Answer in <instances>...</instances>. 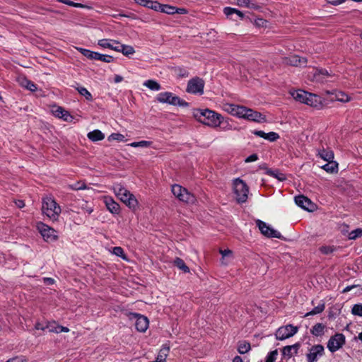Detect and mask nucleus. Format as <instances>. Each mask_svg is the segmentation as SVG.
Wrapping results in <instances>:
<instances>
[{"label": "nucleus", "mask_w": 362, "mask_h": 362, "mask_svg": "<svg viewBox=\"0 0 362 362\" xmlns=\"http://www.w3.org/2000/svg\"><path fill=\"white\" fill-rule=\"evenodd\" d=\"M194 117L199 122L212 128H218L222 122V115L209 109H197Z\"/></svg>", "instance_id": "1"}, {"label": "nucleus", "mask_w": 362, "mask_h": 362, "mask_svg": "<svg viewBox=\"0 0 362 362\" xmlns=\"http://www.w3.org/2000/svg\"><path fill=\"white\" fill-rule=\"evenodd\" d=\"M113 192L118 199L126 206L132 210H135L138 206V201L133 194L123 187L121 184H115L112 187Z\"/></svg>", "instance_id": "2"}, {"label": "nucleus", "mask_w": 362, "mask_h": 362, "mask_svg": "<svg viewBox=\"0 0 362 362\" xmlns=\"http://www.w3.org/2000/svg\"><path fill=\"white\" fill-rule=\"evenodd\" d=\"M291 94L296 101L317 108H320L322 106L321 98L315 94L303 90H293Z\"/></svg>", "instance_id": "3"}, {"label": "nucleus", "mask_w": 362, "mask_h": 362, "mask_svg": "<svg viewBox=\"0 0 362 362\" xmlns=\"http://www.w3.org/2000/svg\"><path fill=\"white\" fill-rule=\"evenodd\" d=\"M42 210L45 215L53 220L57 219L62 211L60 206L51 197L43 199Z\"/></svg>", "instance_id": "4"}, {"label": "nucleus", "mask_w": 362, "mask_h": 362, "mask_svg": "<svg viewBox=\"0 0 362 362\" xmlns=\"http://www.w3.org/2000/svg\"><path fill=\"white\" fill-rule=\"evenodd\" d=\"M233 192L238 203H244L247 201L249 188L246 183L240 178L233 180Z\"/></svg>", "instance_id": "5"}, {"label": "nucleus", "mask_w": 362, "mask_h": 362, "mask_svg": "<svg viewBox=\"0 0 362 362\" xmlns=\"http://www.w3.org/2000/svg\"><path fill=\"white\" fill-rule=\"evenodd\" d=\"M156 100L161 103H168L173 105L187 106V103L173 95L170 92L160 93L156 96Z\"/></svg>", "instance_id": "6"}, {"label": "nucleus", "mask_w": 362, "mask_h": 362, "mask_svg": "<svg viewBox=\"0 0 362 362\" xmlns=\"http://www.w3.org/2000/svg\"><path fill=\"white\" fill-rule=\"evenodd\" d=\"M171 190L173 195L182 202L194 203L195 201L194 196L179 185H173Z\"/></svg>", "instance_id": "7"}, {"label": "nucleus", "mask_w": 362, "mask_h": 362, "mask_svg": "<svg viewBox=\"0 0 362 362\" xmlns=\"http://www.w3.org/2000/svg\"><path fill=\"white\" fill-rule=\"evenodd\" d=\"M240 118H243L257 123H263L267 120L265 115L245 106H243Z\"/></svg>", "instance_id": "8"}, {"label": "nucleus", "mask_w": 362, "mask_h": 362, "mask_svg": "<svg viewBox=\"0 0 362 362\" xmlns=\"http://www.w3.org/2000/svg\"><path fill=\"white\" fill-rule=\"evenodd\" d=\"M84 57L91 60H98L106 63L113 62V57L107 54H102L96 52H93L85 48L77 49Z\"/></svg>", "instance_id": "9"}, {"label": "nucleus", "mask_w": 362, "mask_h": 362, "mask_svg": "<svg viewBox=\"0 0 362 362\" xmlns=\"http://www.w3.org/2000/svg\"><path fill=\"white\" fill-rule=\"evenodd\" d=\"M204 81L203 79L196 77L188 81L187 92L194 95H202L204 93Z\"/></svg>", "instance_id": "10"}, {"label": "nucleus", "mask_w": 362, "mask_h": 362, "mask_svg": "<svg viewBox=\"0 0 362 362\" xmlns=\"http://www.w3.org/2000/svg\"><path fill=\"white\" fill-rule=\"evenodd\" d=\"M298 331V327L287 325L280 327L276 332V337L278 340H284L296 334Z\"/></svg>", "instance_id": "11"}, {"label": "nucleus", "mask_w": 362, "mask_h": 362, "mask_svg": "<svg viewBox=\"0 0 362 362\" xmlns=\"http://www.w3.org/2000/svg\"><path fill=\"white\" fill-rule=\"evenodd\" d=\"M345 344V337L343 334L337 333L331 337L327 342V349L334 353L338 351Z\"/></svg>", "instance_id": "12"}, {"label": "nucleus", "mask_w": 362, "mask_h": 362, "mask_svg": "<svg viewBox=\"0 0 362 362\" xmlns=\"http://www.w3.org/2000/svg\"><path fill=\"white\" fill-rule=\"evenodd\" d=\"M37 230L46 241H53L57 238V231L43 223H38Z\"/></svg>", "instance_id": "13"}, {"label": "nucleus", "mask_w": 362, "mask_h": 362, "mask_svg": "<svg viewBox=\"0 0 362 362\" xmlns=\"http://www.w3.org/2000/svg\"><path fill=\"white\" fill-rule=\"evenodd\" d=\"M256 223L259 230L264 235L268 238H281V234L280 232L274 229L270 226L267 225L265 222L260 220H257L256 221Z\"/></svg>", "instance_id": "14"}, {"label": "nucleus", "mask_w": 362, "mask_h": 362, "mask_svg": "<svg viewBox=\"0 0 362 362\" xmlns=\"http://www.w3.org/2000/svg\"><path fill=\"white\" fill-rule=\"evenodd\" d=\"M324 346L321 344L313 346L306 355L308 362H317L319 357L324 354Z\"/></svg>", "instance_id": "15"}, {"label": "nucleus", "mask_w": 362, "mask_h": 362, "mask_svg": "<svg viewBox=\"0 0 362 362\" xmlns=\"http://www.w3.org/2000/svg\"><path fill=\"white\" fill-rule=\"evenodd\" d=\"M133 318L135 320L136 329L141 332H144L148 327V320L146 317L133 313L132 314Z\"/></svg>", "instance_id": "16"}, {"label": "nucleus", "mask_w": 362, "mask_h": 362, "mask_svg": "<svg viewBox=\"0 0 362 362\" xmlns=\"http://www.w3.org/2000/svg\"><path fill=\"white\" fill-rule=\"evenodd\" d=\"M158 12L164 13L169 15H173L175 13L179 14H186L187 13V9L184 8H177L168 4H160V7Z\"/></svg>", "instance_id": "17"}, {"label": "nucleus", "mask_w": 362, "mask_h": 362, "mask_svg": "<svg viewBox=\"0 0 362 362\" xmlns=\"http://www.w3.org/2000/svg\"><path fill=\"white\" fill-rule=\"evenodd\" d=\"M295 202L298 206L309 211H313L314 207V204L310 199L303 195L296 196Z\"/></svg>", "instance_id": "18"}, {"label": "nucleus", "mask_w": 362, "mask_h": 362, "mask_svg": "<svg viewBox=\"0 0 362 362\" xmlns=\"http://www.w3.org/2000/svg\"><path fill=\"white\" fill-rule=\"evenodd\" d=\"M327 95H330L329 99L331 100H337L341 103H347L351 100V97L349 96L346 93L339 90H334L333 92L326 91Z\"/></svg>", "instance_id": "19"}, {"label": "nucleus", "mask_w": 362, "mask_h": 362, "mask_svg": "<svg viewBox=\"0 0 362 362\" xmlns=\"http://www.w3.org/2000/svg\"><path fill=\"white\" fill-rule=\"evenodd\" d=\"M119 44L120 42H119L118 41L112 39H102L99 40L98 42V45L100 47L103 48H108L116 52H117V50H119Z\"/></svg>", "instance_id": "20"}, {"label": "nucleus", "mask_w": 362, "mask_h": 362, "mask_svg": "<svg viewBox=\"0 0 362 362\" xmlns=\"http://www.w3.org/2000/svg\"><path fill=\"white\" fill-rule=\"evenodd\" d=\"M104 203L107 210L112 214H117L119 212L120 207L118 203H117L112 197L105 196L103 198Z\"/></svg>", "instance_id": "21"}, {"label": "nucleus", "mask_w": 362, "mask_h": 362, "mask_svg": "<svg viewBox=\"0 0 362 362\" xmlns=\"http://www.w3.org/2000/svg\"><path fill=\"white\" fill-rule=\"evenodd\" d=\"M222 108L228 113L240 118L243 106L232 103H225L223 105Z\"/></svg>", "instance_id": "22"}, {"label": "nucleus", "mask_w": 362, "mask_h": 362, "mask_svg": "<svg viewBox=\"0 0 362 362\" xmlns=\"http://www.w3.org/2000/svg\"><path fill=\"white\" fill-rule=\"evenodd\" d=\"M332 75L326 69H317L314 74V77L317 81L325 83L331 81L329 80Z\"/></svg>", "instance_id": "23"}, {"label": "nucleus", "mask_w": 362, "mask_h": 362, "mask_svg": "<svg viewBox=\"0 0 362 362\" xmlns=\"http://www.w3.org/2000/svg\"><path fill=\"white\" fill-rule=\"evenodd\" d=\"M285 63L291 66H305L307 60L304 57H300L298 55H292L286 58Z\"/></svg>", "instance_id": "24"}, {"label": "nucleus", "mask_w": 362, "mask_h": 362, "mask_svg": "<svg viewBox=\"0 0 362 362\" xmlns=\"http://www.w3.org/2000/svg\"><path fill=\"white\" fill-rule=\"evenodd\" d=\"M252 133L269 141H275L279 138V134L274 132L265 133L261 130H254Z\"/></svg>", "instance_id": "25"}, {"label": "nucleus", "mask_w": 362, "mask_h": 362, "mask_svg": "<svg viewBox=\"0 0 362 362\" xmlns=\"http://www.w3.org/2000/svg\"><path fill=\"white\" fill-rule=\"evenodd\" d=\"M300 346V344L299 343H296L291 346H286L282 350V354L284 356L291 358L298 354Z\"/></svg>", "instance_id": "26"}, {"label": "nucleus", "mask_w": 362, "mask_h": 362, "mask_svg": "<svg viewBox=\"0 0 362 362\" xmlns=\"http://www.w3.org/2000/svg\"><path fill=\"white\" fill-rule=\"evenodd\" d=\"M317 156L325 161H332L334 158L332 150L329 148L317 149Z\"/></svg>", "instance_id": "27"}, {"label": "nucleus", "mask_w": 362, "mask_h": 362, "mask_svg": "<svg viewBox=\"0 0 362 362\" xmlns=\"http://www.w3.org/2000/svg\"><path fill=\"white\" fill-rule=\"evenodd\" d=\"M52 111L54 116L63 119L64 121H69L71 118L69 112L62 107H55Z\"/></svg>", "instance_id": "28"}, {"label": "nucleus", "mask_w": 362, "mask_h": 362, "mask_svg": "<svg viewBox=\"0 0 362 362\" xmlns=\"http://www.w3.org/2000/svg\"><path fill=\"white\" fill-rule=\"evenodd\" d=\"M18 81L22 87H24L32 92H34L37 90L36 85L25 77H19Z\"/></svg>", "instance_id": "29"}, {"label": "nucleus", "mask_w": 362, "mask_h": 362, "mask_svg": "<svg viewBox=\"0 0 362 362\" xmlns=\"http://www.w3.org/2000/svg\"><path fill=\"white\" fill-rule=\"evenodd\" d=\"M87 136L92 141H98L104 139L105 134L101 131L95 129L88 132Z\"/></svg>", "instance_id": "30"}, {"label": "nucleus", "mask_w": 362, "mask_h": 362, "mask_svg": "<svg viewBox=\"0 0 362 362\" xmlns=\"http://www.w3.org/2000/svg\"><path fill=\"white\" fill-rule=\"evenodd\" d=\"M169 351L170 347L167 345H163L160 349L155 362H165Z\"/></svg>", "instance_id": "31"}, {"label": "nucleus", "mask_w": 362, "mask_h": 362, "mask_svg": "<svg viewBox=\"0 0 362 362\" xmlns=\"http://www.w3.org/2000/svg\"><path fill=\"white\" fill-rule=\"evenodd\" d=\"M119 49V50H117V52H121L126 57H130L135 53L134 48L131 45L120 43Z\"/></svg>", "instance_id": "32"}, {"label": "nucleus", "mask_w": 362, "mask_h": 362, "mask_svg": "<svg viewBox=\"0 0 362 362\" xmlns=\"http://www.w3.org/2000/svg\"><path fill=\"white\" fill-rule=\"evenodd\" d=\"M327 162V163L322 166V168L329 173H337L338 170V163L334 161V159L332 161Z\"/></svg>", "instance_id": "33"}, {"label": "nucleus", "mask_w": 362, "mask_h": 362, "mask_svg": "<svg viewBox=\"0 0 362 362\" xmlns=\"http://www.w3.org/2000/svg\"><path fill=\"white\" fill-rule=\"evenodd\" d=\"M325 328V325L322 323H317L311 329V333L316 337L322 336L324 333Z\"/></svg>", "instance_id": "34"}, {"label": "nucleus", "mask_w": 362, "mask_h": 362, "mask_svg": "<svg viewBox=\"0 0 362 362\" xmlns=\"http://www.w3.org/2000/svg\"><path fill=\"white\" fill-rule=\"evenodd\" d=\"M143 85L152 90H159L161 89L160 85L154 80L145 81Z\"/></svg>", "instance_id": "35"}, {"label": "nucleus", "mask_w": 362, "mask_h": 362, "mask_svg": "<svg viewBox=\"0 0 362 362\" xmlns=\"http://www.w3.org/2000/svg\"><path fill=\"white\" fill-rule=\"evenodd\" d=\"M174 264L185 273L189 272V267L185 264V262L182 259L179 257L175 258L174 260Z\"/></svg>", "instance_id": "36"}, {"label": "nucleus", "mask_w": 362, "mask_h": 362, "mask_svg": "<svg viewBox=\"0 0 362 362\" xmlns=\"http://www.w3.org/2000/svg\"><path fill=\"white\" fill-rule=\"evenodd\" d=\"M325 308V303H321L318 304L317 306H315L311 311L307 313L305 315V317L320 314L323 312Z\"/></svg>", "instance_id": "37"}, {"label": "nucleus", "mask_w": 362, "mask_h": 362, "mask_svg": "<svg viewBox=\"0 0 362 362\" xmlns=\"http://www.w3.org/2000/svg\"><path fill=\"white\" fill-rule=\"evenodd\" d=\"M76 89L81 95L84 96L87 100L91 101L93 100L91 93L86 88L82 86H77Z\"/></svg>", "instance_id": "38"}, {"label": "nucleus", "mask_w": 362, "mask_h": 362, "mask_svg": "<svg viewBox=\"0 0 362 362\" xmlns=\"http://www.w3.org/2000/svg\"><path fill=\"white\" fill-rule=\"evenodd\" d=\"M238 350L240 354H244L247 353L250 350V343H248L247 341L240 342L239 345H238Z\"/></svg>", "instance_id": "39"}, {"label": "nucleus", "mask_w": 362, "mask_h": 362, "mask_svg": "<svg viewBox=\"0 0 362 362\" xmlns=\"http://www.w3.org/2000/svg\"><path fill=\"white\" fill-rule=\"evenodd\" d=\"M46 327L50 332L59 333V328L60 327V325L57 324L55 322H47Z\"/></svg>", "instance_id": "40"}, {"label": "nucleus", "mask_w": 362, "mask_h": 362, "mask_svg": "<svg viewBox=\"0 0 362 362\" xmlns=\"http://www.w3.org/2000/svg\"><path fill=\"white\" fill-rule=\"evenodd\" d=\"M151 144H152L151 141H138V142H132V143L129 144V146H130L132 147H134V148H136V147L147 148V147L151 146Z\"/></svg>", "instance_id": "41"}, {"label": "nucleus", "mask_w": 362, "mask_h": 362, "mask_svg": "<svg viewBox=\"0 0 362 362\" xmlns=\"http://www.w3.org/2000/svg\"><path fill=\"white\" fill-rule=\"evenodd\" d=\"M362 236V228H357L351 231L348 235V238L349 240H356L358 238Z\"/></svg>", "instance_id": "42"}, {"label": "nucleus", "mask_w": 362, "mask_h": 362, "mask_svg": "<svg viewBox=\"0 0 362 362\" xmlns=\"http://www.w3.org/2000/svg\"><path fill=\"white\" fill-rule=\"evenodd\" d=\"M112 254L115 255L117 257L122 258L123 259H127V257L124 254V251L121 247H112Z\"/></svg>", "instance_id": "43"}, {"label": "nucleus", "mask_w": 362, "mask_h": 362, "mask_svg": "<svg viewBox=\"0 0 362 362\" xmlns=\"http://www.w3.org/2000/svg\"><path fill=\"white\" fill-rule=\"evenodd\" d=\"M268 175L278 179L280 181L286 180V176L284 173L279 172L278 170H269Z\"/></svg>", "instance_id": "44"}, {"label": "nucleus", "mask_w": 362, "mask_h": 362, "mask_svg": "<svg viewBox=\"0 0 362 362\" xmlns=\"http://www.w3.org/2000/svg\"><path fill=\"white\" fill-rule=\"evenodd\" d=\"M58 2H60V3H62V4H64L66 5H68V6H73V7H76V8H86L87 7L86 6L82 4H79V3H74L70 0H57Z\"/></svg>", "instance_id": "45"}, {"label": "nucleus", "mask_w": 362, "mask_h": 362, "mask_svg": "<svg viewBox=\"0 0 362 362\" xmlns=\"http://www.w3.org/2000/svg\"><path fill=\"white\" fill-rule=\"evenodd\" d=\"M218 128L220 129L221 131H230L232 130L233 127L230 124L227 120H225L223 117L222 116V122L221 126H218Z\"/></svg>", "instance_id": "46"}, {"label": "nucleus", "mask_w": 362, "mask_h": 362, "mask_svg": "<svg viewBox=\"0 0 362 362\" xmlns=\"http://www.w3.org/2000/svg\"><path fill=\"white\" fill-rule=\"evenodd\" d=\"M108 141H124V136L119 133H112L108 136Z\"/></svg>", "instance_id": "47"}, {"label": "nucleus", "mask_w": 362, "mask_h": 362, "mask_svg": "<svg viewBox=\"0 0 362 362\" xmlns=\"http://www.w3.org/2000/svg\"><path fill=\"white\" fill-rule=\"evenodd\" d=\"M160 7V3L157 1L149 0L146 8L158 11Z\"/></svg>", "instance_id": "48"}, {"label": "nucleus", "mask_w": 362, "mask_h": 362, "mask_svg": "<svg viewBox=\"0 0 362 362\" xmlns=\"http://www.w3.org/2000/svg\"><path fill=\"white\" fill-rule=\"evenodd\" d=\"M351 313L354 315L362 317V304H356L353 306Z\"/></svg>", "instance_id": "49"}, {"label": "nucleus", "mask_w": 362, "mask_h": 362, "mask_svg": "<svg viewBox=\"0 0 362 362\" xmlns=\"http://www.w3.org/2000/svg\"><path fill=\"white\" fill-rule=\"evenodd\" d=\"M277 354L276 350L271 351L267 356L265 362H274L276 359Z\"/></svg>", "instance_id": "50"}, {"label": "nucleus", "mask_w": 362, "mask_h": 362, "mask_svg": "<svg viewBox=\"0 0 362 362\" xmlns=\"http://www.w3.org/2000/svg\"><path fill=\"white\" fill-rule=\"evenodd\" d=\"M237 5L242 7L251 8L252 4L250 0H237Z\"/></svg>", "instance_id": "51"}, {"label": "nucleus", "mask_w": 362, "mask_h": 362, "mask_svg": "<svg viewBox=\"0 0 362 362\" xmlns=\"http://www.w3.org/2000/svg\"><path fill=\"white\" fill-rule=\"evenodd\" d=\"M236 11V8H231V7H226L223 9V13L226 16H229L232 15L233 13H235Z\"/></svg>", "instance_id": "52"}, {"label": "nucleus", "mask_w": 362, "mask_h": 362, "mask_svg": "<svg viewBox=\"0 0 362 362\" xmlns=\"http://www.w3.org/2000/svg\"><path fill=\"white\" fill-rule=\"evenodd\" d=\"M71 188L75 190L83 189L86 188V186L83 183L77 182L71 186Z\"/></svg>", "instance_id": "53"}, {"label": "nucleus", "mask_w": 362, "mask_h": 362, "mask_svg": "<svg viewBox=\"0 0 362 362\" xmlns=\"http://www.w3.org/2000/svg\"><path fill=\"white\" fill-rule=\"evenodd\" d=\"M81 209L86 210L89 214L93 211V208L87 206V202L82 201L81 204Z\"/></svg>", "instance_id": "54"}, {"label": "nucleus", "mask_w": 362, "mask_h": 362, "mask_svg": "<svg viewBox=\"0 0 362 362\" xmlns=\"http://www.w3.org/2000/svg\"><path fill=\"white\" fill-rule=\"evenodd\" d=\"M258 159L257 154H252L245 159L246 163H250L256 161Z\"/></svg>", "instance_id": "55"}, {"label": "nucleus", "mask_w": 362, "mask_h": 362, "mask_svg": "<svg viewBox=\"0 0 362 362\" xmlns=\"http://www.w3.org/2000/svg\"><path fill=\"white\" fill-rule=\"evenodd\" d=\"M220 253L221 254L223 259H224L226 257H229L232 255V251L230 250H220Z\"/></svg>", "instance_id": "56"}, {"label": "nucleus", "mask_w": 362, "mask_h": 362, "mask_svg": "<svg viewBox=\"0 0 362 362\" xmlns=\"http://www.w3.org/2000/svg\"><path fill=\"white\" fill-rule=\"evenodd\" d=\"M35 329L37 330H45L47 328L46 327V325H45L42 323L37 322L35 325Z\"/></svg>", "instance_id": "57"}, {"label": "nucleus", "mask_w": 362, "mask_h": 362, "mask_svg": "<svg viewBox=\"0 0 362 362\" xmlns=\"http://www.w3.org/2000/svg\"><path fill=\"white\" fill-rule=\"evenodd\" d=\"M136 4L139 6L146 7L148 6V2L149 0H134Z\"/></svg>", "instance_id": "58"}, {"label": "nucleus", "mask_w": 362, "mask_h": 362, "mask_svg": "<svg viewBox=\"0 0 362 362\" xmlns=\"http://www.w3.org/2000/svg\"><path fill=\"white\" fill-rule=\"evenodd\" d=\"M43 282L47 285H52L54 280L52 278L45 277L42 279Z\"/></svg>", "instance_id": "59"}, {"label": "nucleus", "mask_w": 362, "mask_h": 362, "mask_svg": "<svg viewBox=\"0 0 362 362\" xmlns=\"http://www.w3.org/2000/svg\"><path fill=\"white\" fill-rule=\"evenodd\" d=\"M320 250L324 254H329L333 251V250L330 247H322L320 248Z\"/></svg>", "instance_id": "60"}, {"label": "nucleus", "mask_w": 362, "mask_h": 362, "mask_svg": "<svg viewBox=\"0 0 362 362\" xmlns=\"http://www.w3.org/2000/svg\"><path fill=\"white\" fill-rule=\"evenodd\" d=\"M13 362H25L26 360L22 357H16L12 358Z\"/></svg>", "instance_id": "61"}, {"label": "nucleus", "mask_w": 362, "mask_h": 362, "mask_svg": "<svg viewBox=\"0 0 362 362\" xmlns=\"http://www.w3.org/2000/svg\"><path fill=\"white\" fill-rule=\"evenodd\" d=\"M16 205L18 208H23L25 206L24 202L23 200H18L16 202Z\"/></svg>", "instance_id": "62"}, {"label": "nucleus", "mask_w": 362, "mask_h": 362, "mask_svg": "<svg viewBox=\"0 0 362 362\" xmlns=\"http://www.w3.org/2000/svg\"><path fill=\"white\" fill-rule=\"evenodd\" d=\"M59 333L61 332H69V329L66 327H63L62 325H60V327L59 328Z\"/></svg>", "instance_id": "63"}, {"label": "nucleus", "mask_w": 362, "mask_h": 362, "mask_svg": "<svg viewBox=\"0 0 362 362\" xmlns=\"http://www.w3.org/2000/svg\"><path fill=\"white\" fill-rule=\"evenodd\" d=\"M344 1H345V0H334V1H332V4L334 6H338V5L341 4Z\"/></svg>", "instance_id": "64"}]
</instances>
